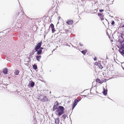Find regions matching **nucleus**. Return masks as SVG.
<instances>
[{"mask_svg":"<svg viewBox=\"0 0 124 124\" xmlns=\"http://www.w3.org/2000/svg\"><path fill=\"white\" fill-rule=\"evenodd\" d=\"M36 59L37 60L38 62L40 61V59L41 58V56L40 55H37L36 56Z\"/></svg>","mask_w":124,"mask_h":124,"instance_id":"obj_11","label":"nucleus"},{"mask_svg":"<svg viewBox=\"0 0 124 124\" xmlns=\"http://www.w3.org/2000/svg\"><path fill=\"white\" fill-rule=\"evenodd\" d=\"M99 11L101 12H102L103 11H104V10L103 9H102V10H101V9H100L99 10Z\"/></svg>","mask_w":124,"mask_h":124,"instance_id":"obj_26","label":"nucleus"},{"mask_svg":"<svg viewBox=\"0 0 124 124\" xmlns=\"http://www.w3.org/2000/svg\"><path fill=\"white\" fill-rule=\"evenodd\" d=\"M40 50H42V49H43V47H40Z\"/></svg>","mask_w":124,"mask_h":124,"instance_id":"obj_29","label":"nucleus"},{"mask_svg":"<svg viewBox=\"0 0 124 124\" xmlns=\"http://www.w3.org/2000/svg\"><path fill=\"white\" fill-rule=\"evenodd\" d=\"M41 101L43 102H45L48 101V99L46 96H45L43 99L41 100Z\"/></svg>","mask_w":124,"mask_h":124,"instance_id":"obj_8","label":"nucleus"},{"mask_svg":"<svg viewBox=\"0 0 124 124\" xmlns=\"http://www.w3.org/2000/svg\"><path fill=\"white\" fill-rule=\"evenodd\" d=\"M87 52V51L86 50H83L81 51V53L84 55H85V54Z\"/></svg>","mask_w":124,"mask_h":124,"instance_id":"obj_13","label":"nucleus"},{"mask_svg":"<svg viewBox=\"0 0 124 124\" xmlns=\"http://www.w3.org/2000/svg\"><path fill=\"white\" fill-rule=\"evenodd\" d=\"M33 68L35 70H36L37 68V66L35 64H34L33 66Z\"/></svg>","mask_w":124,"mask_h":124,"instance_id":"obj_17","label":"nucleus"},{"mask_svg":"<svg viewBox=\"0 0 124 124\" xmlns=\"http://www.w3.org/2000/svg\"><path fill=\"white\" fill-rule=\"evenodd\" d=\"M73 21L72 20H68L66 22V23L68 25H70L73 24Z\"/></svg>","mask_w":124,"mask_h":124,"instance_id":"obj_6","label":"nucleus"},{"mask_svg":"<svg viewBox=\"0 0 124 124\" xmlns=\"http://www.w3.org/2000/svg\"><path fill=\"white\" fill-rule=\"evenodd\" d=\"M107 91L105 90H104L103 92V93L104 95H106L107 94Z\"/></svg>","mask_w":124,"mask_h":124,"instance_id":"obj_18","label":"nucleus"},{"mask_svg":"<svg viewBox=\"0 0 124 124\" xmlns=\"http://www.w3.org/2000/svg\"><path fill=\"white\" fill-rule=\"evenodd\" d=\"M99 68H100L101 69L103 67L102 65L101 64H99Z\"/></svg>","mask_w":124,"mask_h":124,"instance_id":"obj_19","label":"nucleus"},{"mask_svg":"<svg viewBox=\"0 0 124 124\" xmlns=\"http://www.w3.org/2000/svg\"><path fill=\"white\" fill-rule=\"evenodd\" d=\"M119 51L122 55H124V48L123 47V46L120 48Z\"/></svg>","mask_w":124,"mask_h":124,"instance_id":"obj_4","label":"nucleus"},{"mask_svg":"<svg viewBox=\"0 0 124 124\" xmlns=\"http://www.w3.org/2000/svg\"><path fill=\"white\" fill-rule=\"evenodd\" d=\"M18 13H19L18 12V14H17L18 15H19Z\"/></svg>","mask_w":124,"mask_h":124,"instance_id":"obj_31","label":"nucleus"},{"mask_svg":"<svg viewBox=\"0 0 124 124\" xmlns=\"http://www.w3.org/2000/svg\"><path fill=\"white\" fill-rule=\"evenodd\" d=\"M79 45L81 46H83V45L81 43H79Z\"/></svg>","mask_w":124,"mask_h":124,"instance_id":"obj_28","label":"nucleus"},{"mask_svg":"<svg viewBox=\"0 0 124 124\" xmlns=\"http://www.w3.org/2000/svg\"><path fill=\"white\" fill-rule=\"evenodd\" d=\"M55 122L56 124H59L60 122V120L59 118H57L55 119Z\"/></svg>","mask_w":124,"mask_h":124,"instance_id":"obj_10","label":"nucleus"},{"mask_svg":"<svg viewBox=\"0 0 124 124\" xmlns=\"http://www.w3.org/2000/svg\"><path fill=\"white\" fill-rule=\"evenodd\" d=\"M42 44V42L41 41L40 42L38 43L37 45L35 47V52L37 51V54L38 55H39L41 54L42 53V50H40L38 51V50L39 49Z\"/></svg>","mask_w":124,"mask_h":124,"instance_id":"obj_2","label":"nucleus"},{"mask_svg":"<svg viewBox=\"0 0 124 124\" xmlns=\"http://www.w3.org/2000/svg\"><path fill=\"white\" fill-rule=\"evenodd\" d=\"M19 70H17L15 72V75H17L19 74Z\"/></svg>","mask_w":124,"mask_h":124,"instance_id":"obj_15","label":"nucleus"},{"mask_svg":"<svg viewBox=\"0 0 124 124\" xmlns=\"http://www.w3.org/2000/svg\"><path fill=\"white\" fill-rule=\"evenodd\" d=\"M80 101L79 99L78 98L76 99L74 101L73 104L72 106V108L73 109L76 105H77V104L78 103V102Z\"/></svg>","mask_w":124,"mask_h":124,"instance_id":"obj_3","label":"nucleus"},{"mask_svg":"<svg viewBox=\"0 0 124 124\" xmlns=\"http://www.w3.org/2000/svg\"><path fill=\"white\" fill-rule=\"evenodd\" d=\"M95 81L98 84H101V80L100 79L98 78H97L96 79Z\"/></svg>","mask_w":124,"mask_h":124,"instance_id":"obj_9","label":"nucleus"},{"mask_svg":"<svg viewBox=\"0 0 124 124\" xmlns=\"http://www.w3.org/2000/svg\"><path fill=\"white\" fill-rule=\"evenodd\" d=\"M52 33H54V32L55 31L54 27L53 28H52Z\"/></svg>","mask_w":124,"mask_h":124,"instance_id":"obj_22","label":"nucleus"},{"mask_svg":"<svg viewBox=\"0 0 124 124\" xmlns=\"http://www.w3.org/2000/svg\"><path fill=\"white\" fill-rule=\"evenodd\" d=\"M101 84L103 82H106V79L103 80H101Z\"/></svg>","mask_w":124,"mask_h":124,"instance_id":"obj_24","label":"nucleus"},{"mask_svg":"<svg viewBox=\"0 0 124 124\" xmlns=\"http://www.w3.org/2000/svg\"><path fill=\"white\" fill-rule=\"evenodd\" d=\"M67 116L66 115L64 114L62 116V117L63 119H65Z\"/></svg>","mask_w":124,"mask_h":124,"instance_id":"obj_16","label":"nucleus"},{"mask_svg":"<svg viewBox=\"0 0 124 124\" xmlns=\"http://www.w3.org/2000/svg\"><path fill=\"white\" fill-rule=\"evenodd\" d=\"M64 109L63 106H60L57 108L55 113L56 115L58 116H61L64 113Z\"/></svg>","mask_w":124,"mask_h":124,"instance_id":"obj_1","label":"nucleus"},{"mask_svg":"<svg viewBox=\"0 0 124 124\" xmlns=\"http://www.w3.org/2000/svg\"><path fill=\"white\" fill-rule=\"evenodd\" d=\"M93 59L94 61H96L97 60L96 57H95Z\"/></svg>","mask_w":124,"mask_h":124,"instance_id":"obj_27","label":"nucleus"},{"mask_svg":"<svg viewBox=\"0 0 124 124\" xmlns=\"http://www.w3.org/2000/svg\"><path fill=\"white\" fill-rule=\"evenodd\" d=\"M19 11H21L20 10H19Z\"/></svg>","mask_w":124,"mask_h":124,"instance_id":"obj_32","label":"nucleus"},{"mask_svg":"<svg viewBox=\"0 0 124 124\" xmlns=\"http://www.w3.org/2000/svg\"><path fill=\"white\" fill-rule=\"evenodd\" d=\"M99 64L98 62H96L95 63L94 65H95L97 66L98 65H99Z\"/></svg>","mask_w":124,"mask_h":124,"instance_id":"obj_23","label":"nucleus"},{"mask_svg":"<svg viewBox=\"0 0 124 124\" xmlns=\"http://www.w3.org/2000/svg\"><path fill=\"white\" fill-rule=\"evenodd\" d=\"M115 23L114 21H112L111 23V24L112 25H113Z\"/></svg>","mask_w":124,"mask_h":124,"instance_id":"obj_25","label":"nucleus"},{"mask_svg":"<svg viewBox=\"0 0 124 124\" xmlns=\"http://www.w3.org/2000/svg\"><path fill=\"white\" fill-rule=\"evenodd\" d=\"M55 105H54L53 107V110H55L56 109H57V107L59 105V104L57 101H56L55 102Z\"/></svg>","mask_w":124,"mask_h":124,"instance_id":"obj_5","label":"nucleus"},{"mask_svg":"<svg viewBox=\"0 0 124 124\" xmlns=\"http://www.w3.org/2000/svg\"><path fill=\"white\" fill-rule=\"evenodd\" d=\"M34 54V52L33 51H32V52H31L30 53V54L31 55Z\"/></svg>","mask_w":124,"mask_h":124,"instance_id":"obj_21","label":"nucleus"},{"mask_svg":"<svg viewBox=\"0 0 124 124\" xmlns=\"http://www.w3.org/2000/svg\"><path fill=\"white\" fill-rule=\"evenodd\" d=\"M8 72V70L7 69H4L3 70V72L5 74H7Z\"/></svg>","mask_w":124,"mask_h":124,"instance_id":"obj_14","label":"nucleus"},{"mask_svg":"<svg viewBox=\"0 0 124 124\" xmlns=\"http://www.w3.org/2000/svg\"><path fill=\"white\" fill-rule=\"evenodd\" d=\"M98 15L100 16V17L101 19V20H104V16L103 15V14H102L98 13Z\"/></svg>","mask_w":124,"mask_h":124,"instance_id":"obj_7","label":"nucleus"},{"mask_svg":"<svg viewBox=\"0 0 124 124\" xmlns=\"http://www.w3.org/2000/svg\"><path fill=\"white\" fill-rule=\"evenodd\" d=\"M50 27L52 29V28H53L54 27V24H53L51 23L50 25Z\"/></svg>","mask_w":124,"mask_h":124,"instance_id":"obj_20","label":"nucleus"},{"mask_svg":"<svg viewBox=\"0 0 124 124\" xmlns=\"http://www.w3.org/2000/svg\"><path fill=\"white\" fill-rule=\"evenodd\" d=\"M122 27H124V25H123L122 26Z\"/></svg>","mask_w":124,"mask_h":124,"instance_id":"obj_30","label":"nucleus"},{"mask_svg":"<svg viewBox=\"0 0 124 124\" xmlns=\"http://www.w3.org/2000/svg\"><path fill=\"white\" fill-rule=\"evenodd\" d=\"M31 83L30 84V86L31 87H33L35 85V83L34 82L32 81H31Z\"/></svg>","mask_w":124,"mask_h":124,"instance_id":"obj_12","label":"nucleus"}]
</instances>
